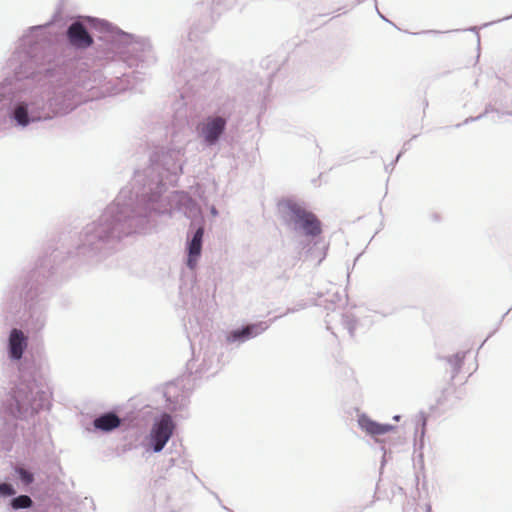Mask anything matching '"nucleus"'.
<instances>
[{
  "mask_svg": "<svg viewBox=\"0 0 512 512\" xmlns=\"http://www.w3.org/2000/svg\"><path fill=\"white\" fill-rule=\"evenodd\" d=\"M284 213L306 236L316 237L322 232L321 222L317 216L300 204L286 200L281 203Z\"/></svg>",
  "mask_w": 512,
  "mask_h": 512,
  "instance_id": "nucleus-1",
  "label": "nucleus"
},
{
  "mask_svg": "<svg viewBox=\"0 0 512 512\" xmlns=\"http://www.w3.org/2000/svg\"><path fill=\"white\" fill-rule=\"evenodd\" d=\"M41 399L42 394L35 391L34 384L21 383L14 390L13 400L15 404L10 405L11 413L18 417L33 415L42 407L39 403Z\"/></svg>",
  "mask_w": 512,
  "mask_h": 512,
  "instance_id": "nucleus-2",
  "label": "nucleus"
},
{
  "mask_svg": "<svg viewBox=\"0 0 512 512\" xmlns=\"http://www.w3.org/2000/svg\"><path fill=\"white\" fill-rule=\"evenodd\" d=\"M174 423L170 415L163 414L159 421L154 423L150 438L155 452H160L173 434Z\"/></svg>",
  "mask_w": 512,
  "mask_h": 512,
  "instance_id": "nucleus-3",
  "label": "nucleus"
},
{
  "mask_svg": "<svg viewBox=\"0 0 512 512\" xmlns=\"http://www.w3.org/2000/svg\"><path fill=\"white\" fill-rule=\"evenodd\" d=\"M90 30L97 32H116L115 28L109 22L91 17H80L69 26L66 32H88ZM118 32L122 31L119 30Z\"/></svg>",
  "mask_w": 512,
  "mask_h": 512,
  "instance_id": "nucleus-4",
  "label": "nucleus"
},
{
  "mask_svg": "<svg viewBox=\"0 0 512 512\" xmlns=\"http://www.w3.org/2000/svg\"><path fill=\"white\" fill-rule=\"evenodd\" d=\"M268 325L266 322H259L247 325L240 330H234L227 335V342L233 343L236 341H244L251 337H256L267 330Z\"/></svg>",
  "mask_w": 512,
  "mask_h": 512,
  "instance_id": "nucleus-5",
  "label": "nucleus"
},
{
  "mask_svg": "<svg viewBox=\"0 0 512 512\" xmlns=\"http://www.w3.org/2000/svg\"><path fill=\"white\" fill-rule=\"evenodd\" d=\"M358 424L363 431L373 437L387 434L395 429V427L390 424H380L375 422L366 415H361L359 417Z\"/></svg>",
  "mask_w": 512,
  "mask_h": 512,
  "instance_id": "nucleus-6",
  "label": "nucleus"
},
{
  "mask_svg": "<svg viewBox=\"0 0 512 512\" xmlns=\"http://www.w3.org/2000/svg\"><path fill=\"white\" fill-rule=\"evenodd\" d=\"M225 127V120L221 117L208 119L202 127V134L205 140L213 144L217 141L219 136L222 134Z\"/></svg>",
  "mask_w": 512,
  "mask_h": 512,
  "instance_id": "nucleus-7",
  "label": "nucleus"
},
{
  "mask_svg": "<svg viewBox=\"0 0 512 512\" xmlns=\"http://www.w3.org/2000/svg\"><path fill=\"white\" fill-rule=\"evenodd\" d=\"M26 337L21 330L13 329L9 337V351L13 359H20L26 348Z\"/></svg>",
  "mask_w": 512,
  "mask_h": 512,
  "instance_id": "nucleus-8",
  "label": "nucleus"
},
{
  "mask_svg": "<svg viewBox=\"0 0 512 512\" xmlns=\"http://www.w3.org/2000/svg\"><path fill=\"white\" fill-rule=\"evenodd\" d=\"M203 235H204V229H203V227H199L196 230V232L188 246L187 265L192 269L196 266L198 257L201 254Z\"/></svg>",
  "mask_w": 512,
  "mask_h": 512,
  "instance_id": "nucleus-9",
  "label": "nucleus"
},
{
  "mask_svg": "<svg viewBox=\"0 0 512 512\" xmlns=\"http://www.w3.org/2000/svg\"><path fill=\"white\" fill-rule=\"evenodd\" d=\"M93 424L96 429L108 432L119 427L121 420L116 414L110 412L96 418Z\"/></svg>",
  "mask_w": 512,
  "mask_h": 512,
  "instance_id": "nucleus-10",
  "label": "nucleus"
},
{
  "mask_svg": "<svg viewBox=\"0 0 512 512\" xmlns=\"http://www.w3.org/2000/svg\"><path fill=\"white\" fill-rule=\"evenodd\" d=\"M67 35H68L69 43L73 46L88 47L93 42L90 34H67Z\"/></svg>",
  "mask_w": 512,
  "mask_h": 512,
  "instance_id": "nucleus-11",
  "label": "nucleus"
},
{
  "mask_svg": "<svg viewBox=\"0 0 512 512\" xmlns=\"http://www.w3.org/2000/svg\"><path fill=\"white\" fill-rule=\"evenodd\" d=\"M14 117L20 125L26 126L29 123L28 111L26 106L19 105L14 111Z\"/></svg>",
  "mask_w": 512,
  "mask_h": 512,
  "instance_id": "nucleus-12",
  "label": "nucleus"
},
{
  "mask_svg": "<svg viewBox=\"0 0 512 512\" xmlns=\"http://www.w3.org/2000/svg\"><path fill=\"white\" fill-rule=\"evenodd\" d=\"M11 505L14 509L28 508L32 505V500L29 496L20 495L12 500Z\"/></svg>",
  "mask_w": 512,
  "mask_h": 512,
  "instance_id": "nucleus-13",
  "label": "nucleus"
},
{
  "mask_svg": "<svg viewBox=\"0 0 512 512\" xmlns=\"http://www.w3.org/2000/svg\"><path fill=\"white\" fill-rule=\"evenodd\" d=\"M17 473L21 479V481L28 485V484H31L34 480V477H33V474L29 471H27L26 469L24 468H17Z\"/></svg>",
  "mask_w": 512,
  "mask_h": 512,
  "instance_id": "nucleus-14",
  "label": "nucleus"
},
{
  "mask_svg": "<svg viewBox=\"0 0 512 512\" xmlns=\"http://www.w3.org/2000/svg\"><path fill=\"white\" fill-rule=\"evenodd\" d=\"M15 493L13 487L10 484L2 483L0 484V495L2 496H10Z\"/></svg>",
  "mask_w": 512,
  "mask_h": 512,
  "instance_id": "nucleus-15",
  "label": "nucleus"
},
{
  "mask_svg": "<svg viewBox=\"0 0 512 512\" xmlns=\"http://www.w3.org/2000/svg\"><path fill=\"white\" fill-rule=\"evenodd\" d=\"M462 360H463L462 356L456 355L454 357L453 363H454V366H455L456 370H458L460 368Z\"/></svg>",
  "mask_w": 512,
  "mask_h": 512,
  "instance_id": "nucleus-16",
  "label": "nucleus"
}]
</instances>
